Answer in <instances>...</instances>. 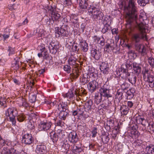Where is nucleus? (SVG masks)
Here are the masks:
<instances>
[{"instance_id": "obj_1", "label": "nucleus", "mask_w": 154, "mask_h": 154, "mask_svg": "<svg viewBox=\"0 0 154 154\" xmlns=\"http://www.w3.org/2000/svg\"><path fill=\"white\" fill-rule=\"evenodd\" d=\"M137 24L139 32L133 34L131 37L132 41L135 44L139 43L141 39L146 41L148 39L146 34V32L148 31L147 27L143 23Z\"/></svg>"}, {"instance_id": "obj_2", "label": "nucleus", "mask_w": 154, "mask_h": 154, "mask_svg": "<svg viewBox=\"0 0 154 154\" xmlns=\"http://www.w3.org/2000/svg\"><path fill=\"white\" fill-rule=\"evenodd\" d=\"M135 3L134 0H129L128 9V11L125 15L126 19L129 23L136 20L137 17Z\"/></svg>"}, {"instance_id": "obj_3", "label": "nucleus", "mask_w": 154, "mask_h": 154, "mask_svg": "<svg viewBox=\"0 0 154 154\" xmlns=\"http://www.w3.org/2000/svg\"><path fill=\"white\" fill-rule=\"evenodd\" d=\"M128 62L127 61L125 65H122L121 67V71L123 73H125L126 77H128V81L132 84H135L136 81V76L133 74H130L128 72V70L126 69L128 66L129 68L130 67L131 68L130 64L128 63Z\"/></svg>"}, {"instance_id": "obj_4", "label": "nucleus", "mask_w": 154, "mask_h": 154, "mask_svg": "<svg viewBox=\"0 0 154 154\" xmlns=\"http://www.w3.org/2000/svg\"><path fill=\"white\" fill-rule=\"evenodd\" d=\"M14 109L13 108H9L5 111V115L8 121L11 122L13 126L16 125L15 116L14 114Z\"/></svg>"}, {"instance_id": "obj_5", "label": "nucleus", "mask_w": 154, "mask_h": 154, "mask_svg": "<svg viewBox=\"0 0 154 154\" xmlns=\"http://www.w3.org/2000/svg\"><path fill=\"white\" fill-rule=\"evenodd\" d=\"M91 10L88 11L89 14L92 16L94 20H100L103 18V14L101 11L98 10L95 7H93Z\"/></svg>"}, {"instance_id": "obj_6", "label": "nucleus", "mask_w": 154, "mask_h": 154, "mask_svg": "<svg viewBox=\"0 0 154 154\" xmlns=\"http://www.w3.org/2000/svg\"><path fill=\"white\" fill-rule=\"evenodd\" d=\"M51 12V17L52 20L54 21H55L57 23L61 25L63 24L65 22V18H63L61 17L60 14L54 12L55 10L53 8L50 9Z\"/></svg>"}, {"instance_id": "obj_7", "label": "nucleus", "mask_w": 154, "mask_h": 154, "mask_svg": "<svg viewBox=\"0 0 154 154\" xmlns=\"http://www.w3.org/2000/svg\"><path fill=\"white\" fill-rule=\"evenodd\" d=\"M19 146L20 145L16 141L11 142L9 140H5L1 137L0 135V147H2L3 146V149L5 147L8 148L9 147H11V146Z\"/></svg>"}, {"instance_id": "obj_8", "label": "nucleus", "mask_w": 154, "mask_h": 154, "mask_svg": "<svg viewBox=\"0 0 154 154\" xmlns=\"http://www.w3.org/2000/svg\"><path fill=\"white\" fill-rule=\"evenodd\" d=\"M99 94L103 97L106 98L111 97L112 96L109 92V90L108 88L107 85L104 84L99 90Z\"/></svg>"}, {"instance_id": "obj_9", "label": "nucleus", "mask_w": 154, "mask_h": 154, "mask_svg": "<svg viewBox=\"0 0 154 154\" xmlns=\"http://www.w3.org/2000/svg\"><path fill=\"white\" fill-rule=\"evenodd\" d=\"M33 141V138L31 134L27 133L22 136V143L26 145L31 144Z\"/></svg>"}, {"instance_id": "obj_10", "label": "nucleus", "mask_w": 154, "mask_h": 154, "mask_svg": "<svg viewBox=\"0 0 154 154\" xmlns=\"http://www.w3.org/2000/svg\"><path fill=\"white\" fill-rule=\"evenodd\" d=\"M52 123L51 122H41L39 124V131L49 130L51 128Z\"/></svg>"}, {"instance_id": "obj_11", "label": "nucleus", "mask_w": 154, "mask_h": 154, "mask_svg": "<svg viewBox=\"0 0 154 154\" xmlns=\"http://www.w3.org/2000/svg\"><path fill=\"white\" fill-rule=\"evenodd\" d=\"M88 86L89 91L93 93L98 88V83L95 80H93L89 82Z\"/></svg>"}, {"instance_id": "obj_12", "label": "nucleus", "mask_w": 154, "mask_h": 154, "mask_svg": "<svg viewBox=\"0 0 154 154\" xmlns=\"http://www.w3.org/2000/svg\"><path fill=\"white\" fill-rule=\"evenodd\" d=\"M100 70L101 72L104 74H107L109 71V66L106 62H103L100 66Z\"/></svg>"}, {"instance_id": "obj_13", "label": "nucleus", "mask_w": 154, "mask_h": 154, "mask_svg": "<svg viewBox=\"0 0 154 154\" xmlns=\"http://www.w3.org/2000/svg\"><path fill=\"white\" fill-rule=\"evenodd\" d=\"M68 139L71 143H75L78 140V137L75 131H72L70 132L68 137Z\"/></svg>"}, {"instance_id": "obj_14", "label": "nucleus", "mask_w": 154, "mask_h": 154, "mask_svg": "<svg viewBox=\"0 0 154 154\" xmlns=\"http://www.w3.org/2000/svg\"><path fill=\"white\" fill-rule=\"evenodd\" d=\"M115 48V43L114 41L112 39L108 40L104 48L106 51H109V49L113 50Z\"/></svg>"}, {"instance_id": "obj_15", "label": "nucleus", "mask_w": 154, "mask_h": 154, "mask_svg": "<svg viewBox=\"0 0 154 154\" xmlns=\"http://www.w3.org/2000/svg\"><path fill=\"white\" fill-rule=\"evenodd\" d=\"M126 20L127 22L126 27L127 29V32H128L129 34H130L135 31V27L131 24V23L134 21H135L136 23L137 24V17L136 20H133L130 23H129L126 19Z\"/></svg>"}, {"instance_id": "obj_16", "label": "nucleus", "mask_w": 154, "mask_h": 154, "mask_svg": "<svg viewBox=\"0 0 154 154\" xmlns=\"http://www.w3.org/2000/svg\"><path fill=\"white\" fill-rule=\"evenodd\" d=\"M2 153L4 154H19L18 151L13 148L5 147L2 150Z\"/></svg>"}, {"instance_id": "obj_17", "label": "nucleus", "mask_w": 154, "mask_h": 154, "mask_svg": "<svg viewBox=\"0 0 154 154\" xmlns=\"http://www.w3.org/2000/svg\"><path fill=\"white\" fill-rule=\"evenodd\" d=\"M91 54L92 56L96 60H98L101 57L100 52L94 48H92L91 51Z\"/></svg>"}, {"instance_id": "obj_18", "label": "nucleus", "mask_w": 154, "mask_h": 154, "mask_svg": "<svg viewBox=\"0 0 154 154\" xmlns=\"http://www.w3.org/2000/svg\"><path fill=\"white\" fill-rule=\"evenodd\" d=\"M77 110L78 115L82 116L85 118H87L88 117V113L85 111L84 106H82L79 107Z\"/></svg>"}, {"instance_id": "obj_19", "label": "nucleus", "mask_w": 154, "mask_h": 154, "mask_svg": "<svg viewBox=\"0 0 154 154\" xmlns=\"http://www.w3.org/2000/svg\"><path fill=\"white\" fill-rule=\"evenodd\" d=\"M57 45L54 42H51L48 48L51 53L53 54L56 53L57 50Z\"/></svg>"}, {"instance_id": "obj_20", "label": "nucleus", "mask_w": 154, "mask_h": 154, "mask_svg": "<svg viewBox=\"0 0 154 154\" xmlns=\"http://www.w3.org/2000/svg\"><path fill=\"white\" fill-rule=\"evenodd\" d=\"M76 60L77 59L75 57L73 56H71L69 58L68 61L69 64L72 66L74 68H76L78 65L76 63Z\"/></svg>"}, {"instance_id": "obj_21", "label": "nucleus", "mask_w": 154, "mask_h": 154, "mask_svg": "<svg viewBox=\"0 0 154 154\" xmlns=\"http://www.w3.org/2000/svg\"><path fill=\"white\" fill-rule=\"evenodd\" d=\"M74 96L73 90H70L67 93L63 95V97L65 98H67L69 101L73 100L74 99Z\"/></svg>"}, {"instance_id": "obj_22", "label": "nucleus", "mask_w": 154, "mask_h": 154, "mask_svg": "<svg viewBox=\"0 0 154 154\" xmlns=\"http://www.w3.org/2000/svg\"><path fill=\"white\" fill-rule=\"evenodd\" d=\"M122 116L126 115L128 113L129 109L126 105H122L120 108Z\"/></svg>"}, {"instance_id": "obj_23", "label": "nucleus", "mask_w": 154, "mask_h": 154, "mask_svg": "<svg viewBox=\"0 0 154 154\" xmlns=\"http://www.w3.org/2000/svg\"><path fill=\"white\" fill-rule=\"evenodd\" d=\"M68 108L67 103L63 102L60 103L58 106V109L60 112L66 111Z\"/></svg>"}, {"instance_id": "obj_24", "label": "nucleus", "mask_w": 154, "mask_h": 154, "mask_svg": "<svg viewBox=\"0 0 154 154\" xmlns=\"http://www.w3.org/2000/svg\"><path fill=\"white\" fill-rule=\"evenodd\" d=\"M79 46L82 51L86 52L88 51V44L85 41L81 42L79 43Z\"/></svg>"}, {"instance_id": "obj_25", "label": "nucleus", "mask_w": 154, "mask_h": 154, "mask_svg": "<svg viewBox=\"0 0 154 154\" xmlns=\"http://www.w3.org/2000/svg\"><path fill=\"white\" fill-rule=\"evenodd\" d=\"M145 152L146 154H152L154 153V145L150 144L146 146Z\"/></svg>"}, {"instance_id": "obj_26", "label": "nucleus", "mask_w": 154, "mask_h": 154, "mask_svg": "<svg viewBox=\"0 0 154 154\" xmlns=\"http://www.w3.org/2000/svg\"><path fill=\"white\" fill-rule=\"evenodd\" d=\"M43 57V60H48L50 59V57L48 55V53L46 50H43L41 51V53H39V57Z\"/></svg>"}, {"instance_id": "obj_27", "label": "nucleus", "mask_w": 154, "mask_h": 154, "mask_svg": "<svg viewBox=\"0 0 154 154\" xmlns=\"http://www.w3.org/2000/svg\"><path fill=\"white\" fill-rule=\"evenodd\" d=\"M19 61L18 58H15L11 63V67L15 70H17L19 68Z\"/></svg>"}, {"instance_id": "obj_28", "label": "nucleus", "mask_w": 154, "mask_h": 154, "mask_svg": "<svg viewBox=\"0 0 154 154\" xmlns=\"http://www.w3.org/2000/svg\"><path fill=\"white\" fill-rule=\"evenodd\" d=\"M133 69L134 72L137 75H139L141 72V67L140 66L139 64L136 63H133Z\"/></svg>"}, {"instance_id": "obj_29", "label": "nucleus", "mask_w": 154, "mask_h": 154, "mask_svg": "<svg viewBox=\"0 0 154 154\" xmlns=\"http://www.w3.org/2000/svg\"><path fill=\"white\" fill-rule=\"evenodd\" d=\"M57 135V133H56L54 131H51L49 133V137L54 142H56L58 139Z\"/></svg>"}, {"instance_id": "obj_30", "label": "nucleus", "mask_w": 154, "mask_h": 154, "mask_svg": "<svg viewBox=\"0 0 154 154\" xmlns=\"http://www.w3.org/2000/svg\"><path fill=\"white\" fill-rule=\"evenodd\" d=\"M102 97L99 93H96L94 97L95 103L97 104L100 103L102 100Z\"/></svg>"}, {"instance_id": "obj_31", "label": "nucleus", "mask_w": 154, "mask_h": 154, "mask_svg": "<svg viewBox=\"0 0 154 154\" xmlns=\"http://www.w3.org/2000/svg\"><path fill=\"white\" fill-rule=\"evenodd\" d=\"M92 103L87 102L84 106L85 111L87 113L91 111Z\"/></svg>"}, {"instance_id": "obj_32", "label": "nucleus", "mask_w": 154, "mask_h": 154, "mask_svg": "<svg viewBox=\"0 0 154 154\" xmlns=\"http://www.w3.org/2000/svg\"><path fill=\"white\" fill-rule=\"evenodd\" d=\"M79 5L80 8L82 9L87 8L88 5L87 1L86 0H81Z\"/></svg>"}, {"instance_id": "obj_33", "label": "nucleus", "mask_w": 154, "mask_h": 154, "mask_svg": "<svg viewBox=\"0 0 154 154\" xmlns=\"http://www.w3.org/2000/svg\"><path fill=\"white\" fill-rule=\"evenodd\" d=\"M68 115V112L66 111L60 112L59 114V117L60 119L65 120Z\"/></svg>"}, {"instance_id": "obj_34", "label": "nucleus", "mask_w": 154, "mask_h": 154, "mask_svg": "<svg viewBox=\"0 0 154 154\" xmlns=\"http://www.w3.org/2000/svg\"><path fill=\"white\" fill-rule=\"evenodd\" d=\"M143 77L146 78V77L148 79V81H149L150 79H152V81H153L154 77L152 75H150L148 73V71L147 70H145L144 72H143Z\"/></svg>"}, {"instance_id": "obj_35", "label": "nucleus", "mask_w": 154, "mask_h": 154, "mask_svg": "<svg viewBox=\"0 0 154 154\" xmlns=\"http://www.w3.org/2000/svg\"><path fill=\"white\" fill-rule=\"evenodd\" d=\"M121 100L119 99H114V103L115 106V109L118 108V109L120 108L121 106H122V103L120 102Z\"/></svg>"}, {"instance_id": "obj_36", "label": "nucleus", "mask_w": 154, "mask_h": 154, "mask_svg": "<svg viewBox=\"0 0 154 154\" xmlns=\"http://www.w3.org/2000/svg\"><path fill=\"white\" fill-rule=\"evenodd\" d=\"M82 150V149L81 148L77 147L75 145H73L72 149V152L75 154L79 153L81 152Z\"/></svg>"}, {"instance_id": "obj_37", "label": "nucleus", "mask_w": 154, "mask_h": 154, "mask_svg": "<svg viewBox=\"0 0 154 154\" xmlns=\"http://www.w3.org/2000/svg\"><path fill=\"white\" fill-rule=\"evenodd\" d=\"M139 134V133L137 131H131L130 136L133 139H136L138 137Z\"/></svg>"}, {"instance_id": "obj_38", "label": "nucleus", "mask_w": 154, "mask_h": 154, "mask_svg": "<svg viewBox=\"0 0 154 154\" xmlns=\"http://www.w3.org/2000/svg\"><path fill=\"white\" fill-rule=\"evenodd\" d=\"M19 104L20 106H23L26 107L29 106L28 103L26 101L25 99L23 98H20V102Z\"/></svg>"}, {"instance_id": "obj_39", "label": "nucleus", "mask_w": 154, "mask_h": 154, "mask_svg": "<svg viewBox=\"0 0 154 154\" xmlns=\"http://www.w3.org/2000/svg\"><path fill=\"white\" fill-rule=\"evenodd\" d=\"M122 90H119L117 92L115 99L121 100L122 98Z\"/></svg>"}, {"instance_id": "obj_40", "label": "nucleus", "mask_w": 154, "mask_h": 154, "mask_svg": "<svg viewBox=\"0 0 154 154\" xmlns=\"http://www.w3.org/2000/svg\"><path fill=\"white\" fill-rule=\"evenodd\" d=\"M64 132L61 129H58L57 131V134L58 139L62 138L64 136Z\"/></svg>"}, {"instance_id": "obj_41", "label": "nucleus", "mask_w": 154, "mask_h": 154, "mask_svg": "<svg viewBox=\"0 0 154 154\" xmlns=\"http://www.w3.org/2000/svg\"><path fill=\"white\" fill-rule=\"evenodd\" d=\"M4 32L5 33L7 32V34H4L2 35L4 40H5L9 37L10 30L9 28H7L5 29Z\"/></svg>"}, {"instance_id": "obj_42", "label": "nucleus", "mask_w": 154, "mask_h": 154, "mask_svg": "<svg viewBox=\"0 0 154 154\" xmlns=\"http://www.w3.org/2000/svg\"><path fill=\"white\" fill-rule=\"evenodd\" d=\"M46 147L44 145H40L39 147V153L42 154L45 153L46 151Z\"/></svg>"}, {"instance_id": "obj_43", "label": "nucleus", "mask_w": 154, "mask_h": 154, "mask_svg": "<svg viewBox=\"0 0 154 154\" xmlns=\"http://www.w3.org/2000/svg\"><path fill=\"white\" fill-rule=\"evenodd\" d=\"M143 118H141L140 116H138L136 117V121L137 123L138 124L141 123L143 126L145 127L146 126L145 124L143 123V122L144 120Z\"/></svg>"}, {"instance_id": "obj_44", "label": "nucleus", "mask_w": 154, "mask_h": 154, "mask_svg": "<svg viewBox=\"0 0 154 154\" xmlns=\"http://www.w3.org/2000/svg\"><path fill=\"white\" fill-rule=\"evenodd\" d=\"M101 139L103 142L105 143H107L109 140L108 135L106 134L102 135Z\"/></svg>"}, {"instance_id": "obj_45", "label": "nucleus", "mask_w": 154, "mask_h": 154, "mask_svg": "<svg viewBox=\"0 0 154 154\" xmlns=\"http://www.w3.org/2000/svg\"><path fill=\"white\" fill-rule=\"evenodd\" d=\"M88 75L87 74L83 75L82 78L81 79V82L83 85H85L88 82Z\"/></svg>"}, {"instance_id": "obj_46", "label": "nucleus", "mask_w": 154, "mask_h": 154, "mask_svg": "<svg viewBox=\"0 0 154 154\" xmlns=\"http://www.w3.org/2000/svg\"><path fill=\"white\" fill-rule=\"evenodd\" d=\"M27 127L30 130H32L34 128V123L33 121L30 119L27 125Z\"/></svg>"}, {"instance_id": "obj_47", "label": "nucleus", "mask_w": 154, "mask_h": 154, "mask_svg": "<svg viewBox=\"0 0 154 154\" xmlns=\"http://www.w3.org/2000/svg\"><path fill=\"white\" fill-rule=\"evenodd\" d=\"M61 27L60 28L61 33L62 34V36H66L67 34V32L65 29H64V26L65 25H63V24H62L61 25Z\"/></svg>"}, {"instance_id": "obj_48", "label": "nucleus", "mask_w": 154, "mask_h": 154, "mask_svg": "<svg viewBox=\"0 0 154 154\" xmlns=\"http://www.w3.org/2000/svg\"><path fill=\"white\" fill-rule=\"evenodd\" d=\"M55 36L57 38H58L59 37L62 36V34L59 27H57L55 29Z\"/></svg>"}, {"instance_id": "obj_49", "label": "nucleus", "mask_w": 154, "mask_h": 154, "mask_svg": "<svg viewBox=\"0 0 154 154\" xmlns=\"http://www.w3.org/2000/svg\"><path fill=\"white\" fill-rule=\"evenodd\" d=\"M149 2V0H138V2L141 6H144Z\"/></svg>"}, {"instance_id": "obj_50", "label": "nucleus", "mask_w": 154, "mask_h": 154, "mask_svg": "<svg viewBox=\"0 0 154 154\" xmlns=\"http://www.w3.org/2000/svg\"><path fill=\"white\" fill-rule=\"evenodd\" d=\"M135 92L134 89L132 88L128 91L127 93L128 95L130 96L132 98L134 96V94Z\"/></svg>"}, {"instance_id": "obj_51", "label": "nucleus", "mask_w": 154, "mask_h": 154, "mask_svg": "<svg viewBox=\"0 0 154 154\" xmlns=\"http://www.w3.org/2000/svg\"><path fill=\"white\" fill-rule=\"evenodd\" d=\"M92 134L91 136L92 137L94 138L96 137L97 134V128L96 127H94L91 131Z\"/></svg>"}, {"instance_id": "obj_52", "label": "nucleus", "mask_w": 154, "mask_h": 154, "mask_svg": "<svg viewBox=\"0 0 154 154\" xmlns=\"http://www.w3.org/2000/svg\"><path fill=\"white\" fill-rule=\"evenodd\" d=\"M43 100L44 101V102L42 101V100L41 99V100H39V102H40L42 104H43L44 103H46L47 104H51V106L52 105H54V103H51V101L50 100L48 101L46 100V99H44V98H43Z\"/></svg>"}, {"instance_id": "obj_53", "label": "nucleus", "mask_w": 154, "mask_h": 154, "mask_svg": "<svg viewBox=\"0 0 154 154\" xmlns=\"http://www.w3.org/2000/svg\"><path fill=\"white\" fill-rule=\"evenodd\" d=\"M148 62L151 66L154 67V58L152 57H149Z\"/></svg>"}, {"instance_id": "obj_54", "label": "nucleus", "mask_w": 154, "mask_h": 154, "mask_svg": "<svg viewBox=\"0 0 154 154\" xmlns=\"http://www.w3.org/2000/svg\"><path fill=\"white\" fill-rule=\"evenodd\" d=\"M135 45L136 50L138 52L140 51V49L142 48L141 47L144 46L143 45L139 43L135 44Z\"/></svg>"}, {"instance_id": "obj_55", "label": "nucleus", "mask_w": 154, "mask_h": 154, "mask_svg": "<svg viewBox=\"0 0 154 154\" xmlns=\"http://www.w3.org/2000/svg\"><path fill=\"white\" fill-rule=\"evenodd\" d=\"M142 48L140 49V51H139L142 56H144L146 54V49L145 46L144 45L143 47H141Z\"/></svg>"}, {"instance_id": "obj_56", "label": "nucleus", "mask_w": 154, "mask_h": 154, "mask_svg": "<svg viewBox=\"0 0 154 154\" xmlns=\"http://www.w3.org/2000/svg\"><path fill=\"white\" fill-rule=\"evenodd\" d=\"M148 129H149L150 131L154 132V123L152 122H150L149 124Z\"/></svg>"}, {"instance_id": "obj_57", "label": "nucleus", "mask_w": 154, "mask_h": 154, "mask_svg": "<svg viewBox=\"0 0 154 154\" xmlns=\"http://www.w3.org/2000/svg\"><path fill=\"white\" fill-rule=\"evenodd\" d=\"M63 69L64 71L67 73H69L71 71V68L70 66L68 65H65L64 66Z\"/></svg>"}, {"instance_id": "obj_58", "label": "nucleus", "mask_w": 154, "mask_h": 154, "mask_svg": "<svg viewBox=\"0 0 154 154\" xmlns=\"http://www.w3.org/2000/svg\"><path fill=\"white\" fill-rule=\"evenodd\" d=\"M114 122L113 119H110L108 121L107 123V125L109 126V128H111L113 126Z\"/></svg>"}, {"instance_id": "obj_59", "label": "nucleus", "mask_w": 154, "mask_h": 154, "mask_svg": "<svg viewBox=\"0 0 154 154\" xmlns=\"http://www.w3.org/2000/svg\"><path fill=\"white\" fill-rule=\"evenodd\" d=\"M17 120L19 122H22L24 119V118L22 115H19L17 116Z\"/></svg>"}, {"instance_id": "obj_60", "label": "nucleus", "mask_w": 154, "mask_h": 154, "mask_svg": "<svg viewBox=\"0 0 154 154\" xmlns=\"http://www.w3.org/2000/svg\"><path fill=\"white\" fill-rule=\"evenodd\" d=\"M8 51L9 52V56L13 55L14 53V48H12L11 47H8Z\"/></svg>"}, {"instance_id": "obj_61", "label": "nucleus", "mask_w": 154, "mask_h": 154, "mask_svg": "<svg viewBox=\"0 0 154 154\" xmlns=\"http://www.w3.org/2000/svg\"><path fill=\"white\" fill-rule=\"evenodd\" d=\"M62 149L63 151L68 150L69 149V145L68 144L63 143L62 146Z\"/></svg>"}, {"instance_id": "obj_62", "label": "nucleus", "mask_w": 154, "mask_h": 154, "mask_svg": "<svg viewBox=\"0 0 154 154\" xmlns=\"http://www.w3.org/2000/svg\"><path fill=\"white\" fill-rule=\"evenodd\" d=\"M75 71V72H72V76L74 78H77L79 75V73L78 70H76Z\"/></svg>"}, {"instance_id": "obj_63", "label": "nucleus", "mask_w": 154, "mask_h": 154, "mask_svg": "<svg viewBox=\"0 0 154 154\" xmlns=\"http://www.w3.org/2000/svg\"><path fill=\"white\" fill-rule=\"evenodd\" d=\"M128 86H129L128 83L125 82L124 83L121 85L122 89L123 90L127 89L128 88Z\"/></svg>"}, {"instance_id": "obj_64", "label": "nucleus", "mask_w": 154, "mask_h": 154, "mask_svg": "<svg viewBox=\"0 0 154 154\" xmlns=\"http://www.w3.org/2000/svg\"><path fill=\"white\" fill-rule=\"evenodd\" d=\"M131 131H137L138 127L136 124H132L131 125Z\"/></svg>"}]
</instances>
